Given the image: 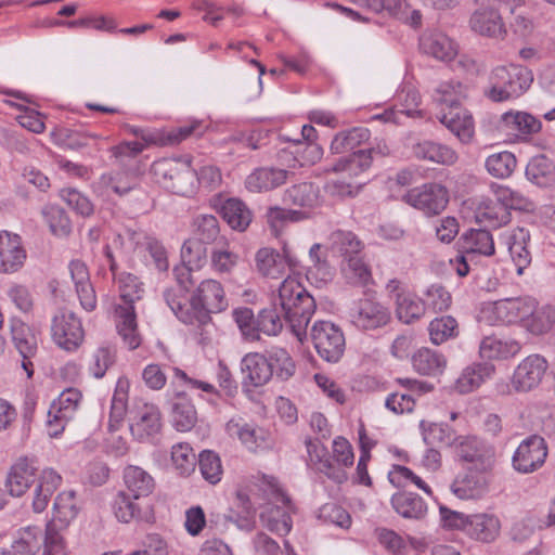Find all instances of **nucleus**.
<instances>
[{
    "label": "nucleus",
    "instance_id": "nucleus-40",
    "mask_svg": "<svg viewBox=\"0 0 555 555\" xmlns=\"http://www.w3.org/2000/svg\"><path fill=\"white\" fill-rule=\"evenodd\" d=\"M134 185L133 177L128 171H111L103 173L93 184V189L100 195H108L111 192L117 195L128 193Z\"/></svg>",
    "mask_w": 555,
    "mask_h": 555
},
{
    "label": "nucleus",
    "instance_id": "nucleus-42",
    "mask_svg": "<svg viewBox=\"0 0 555 555\" xmlns=\"http://www.w3.org/2000/svg\"><path fill=\"white\" fill-rule=\"evenodd\" d=\"M494 367L489 364H473L463 370L455 383L460 393H469L479 388L486 379L490 378Z\"/></svg>",
    "mask_w": 555,
    "mask_h": 555
},
{
    "label": "nucleus",
    "instance_id": "nucleus-20",
    "mask_svg": "<svg viewBox=\"0 0 555 555\" xmlns=\"http://www.w3.org/2000/svg\"><path fill=\"white\" fill-rule=\"evenodd\" d=\"M297 260L291 255L289 250L284 247L283 256L275 249L269 247L260 248L255 255V264L257 271L266 278L279 279L284 272L286 264L296 267Z\"/></svg>",
    "mask_w": 555,
    "mask_h": 555
},
{
    "label": "nucleus",
    "instance_id": "nucleus-10",
    "mask_svg": "<svg viewBox=\"0 0 555 555\" xmlns=\"http://www.w3.org/2000/svg\"><path fill=\"white\" fill-rule=\"evenodd\" d=\"M310 335L318 354L323 360L332 363L340 360L346 340L338 325L330 321H318L312 325Z\"/></svg>",
    "mask_w": 555,
    "mask_h": 555
},
{
    "label": "nucleus",
    "instance_id": "nucleus-58",
    "mask_svg": "<svg viewBox=\"0 0 555 555\" xmlns=\"http://www.w3.org/2000/svg\"><path fill=\"white\" fill-rule=\"evenodd\" d=\"M341 273L346 281L356 286H365L372 280L369 267L360 256H350L341 266Z\"/></svg>",
    "mask_w": 555,
    "mask_h": 555
},
{
    "label": "nucleus",
    "instance_id": "nucleus-36",
    "mask_svg": "<svg viewBox=\"0 0 555 555\" xmlns=\"http://www.w3.org/2000/svg\"><path fill=\"white\" fill-rule=\"evenodd\" d=\"M124 482L126 492L134 500L149 496L155 488L154 478L147 472L134 465H129L124 469Z\"/></svg>",
    "mask_w": 555,
    "mask_h": 555
},
{
    "label": "nucleus",
    "instance_id": "nucleus-3",
    "mask_svg": "<svg viewBox=\"0 0 555 555\" xmlns=\"http://www.w3.org/2000/svg\"><path fill=\"white\" fill-rule=\"evenodd\" d=\"M117 283L120 302L114 308L116 328L127 348L134 350L141 344L134 304L142 298L144 288L139 279L131 273H121Z\"/></svg>",
    "mask_w": 555,
    "mask_h": 555
},
{
    "label": "nucleus",
    "instance_id": "nucleus-16",
    "mask_svg": "<svg viewBox=\"0 0 555 555\" xmlns=\"http://www.w3.org/2000/svg\"><path fill=\"white\" fill-rule=\"evenodd\" d=\"M456 456L474 469L490 470L494 464V448L477 437H459L454 448Z\"/></svg>",
    "mask_w": 555,
    "mask_h": 555
},
{
    "label": "nucleus",
    "instance_id": "nucleus-8",
    "mask_svg": "<svg viewBox=\"0 0 555 555\" xmlns=\"http://www.w3.org/2000/svg\"><path fill=\"white\" fill-rule=\"evenodd\" d=\"M190 306L194 325L206 324L210 320L209 313L220 312L228 306L222 285L212 279L202 281L190 299Z\"/></svg>",
    "mask_w": 555,
    "mask_h": 555
},
{
    "label": "nucleus",
    "instance_id": "nucleus-43",
    "mask_svg": "<svg viewBox=\"0 0 555 555\" xmlns=\"http://www.w3.org/2000/svg\"><path fill=\"white\" fill-rule=\"evenodd\" d=\"M220 212L224 221L237 231H245L253 219L249 208L238 198H228L222 204Z\"/></svg>",
    "mask_w": 555,
    "mask_h": 555
},
{
    "label": "nucleus",
    "instance_id": "nucleus-22",
    "mask_svg": "<svg viewBox=\"0 0 555 555\" xmlns=\"http://www.w3.org/2000/svg\"><path fill=\"white\" fill-rule=\"evenodd\" d=\"M270 367L267 354L259 352L245 354L241 362L243 386L261 387L266 385L273 377Z\"/></svg>",
    "mask_w": 555,
    "mask_h": 555
},
{
    "label": "nucleus",
    "instance_id": "nucleus-28",
    "mask_svg": "<svg viewBox=\"0 0 555 555\" xmlns=\"http://www.w3.org/2000/svg\"><path fill=\"white\" fill-rule=\"evenodd\" d=\"M288 171L274 167H261L250 172L245 180L246 189L251 193L269 192L284 184Z\"/></svg>",
    "mask_w": 555,
    "mask_h": 555
},
{
    "label": "nucleus",
    "instance_id": "nucleus-48",
    "mask_svg": "<svg viewBox=\"0 0 555 555\" xmlns=\"http://www.w3.org/2000/svg\"><path fill=\"white\" fill-rule=\"evenodd\" d=\"M526 178L538 186H548L555 182V166L551 159L540 155L533 157L527 165Z\"/></svg>",
    "mask_w": 555,
    "mask_h": 555
},
{
    "label": "nucleus",
    "instance_id": "nucleus-23",
    "mask_svg": "<svg viewBox=\"0 0 555 555\" xmlns=\"http://www.w3.org/2000/svg\"><path fill=\"white\" fill-rule=\"evenodd\" d=\"M26 259V251L21 237L8 232L0 233V272L13 273L18 271Z\"/></svg>",
    "mask_w": 555,
    "mask_h": 555
},
{
    "label": "nucleus",
    "instance_id": "nucleus-44",
    "mask_svg": "<svg viewBox=\"0 0 555 555\" xmlns=\"http://www.w3.org/2000/svg\"><path fill=\"white\" fill-rule=\"evenodd\" d=\"M236 507L238 511L230 509L223 515L227 522L235 525L238 529L250 531L255 526L256 509L250 503L247 494L238 491L236 493Z\"/></svg>",
    "mask_w": 555,
    "mask_h": 555
},
{
    "label": "nucleus",
    "instance_id": "nucleus-14",
    "mask_svg": "<svg viewBox=\"0 0 555 555\" xmlns=\"http://www.w3.org/2000/svg\"><path fill=\"white\" fill-rule=\"evenodd\" d=\"M348 318L357 328L373 331L389 324L391 312L383 302L371 298H363L356 301L349 309Z\"/></svg>",
    "mask_w": 555,
    "mask_h": 555
},
{
    "label": "nucleus",
    "instance_id": "nucleus-62",
    "mask_svg": "<svg viewBox=\"0 0 555 555\" xmlns=\"http://www.w3.org/2000/svg\"><path fill=\"white\" fill-rule=\"evenodd\" d=\"M430 340L440 345L457 335V322L450 315L434 319L428 325Z\"/></svg>",
    "mask_w": 555,
    "mask_h": 555
},
{
    "label": "nucleus",
    "instance_id": "nucleus-38",
    "mask_svg": "<svg viewBox=\"0 0 555 555\" xmlns=\"http://www.w3.org/2000/svg\"><path fill=\"white\" fill-rule=\"evenodd\" d=\"M225 430L231 437H237L253 452L268 447L262 430L242 423L241 420H230L225 425Z\"/></svg>",
    "mask_w": 555,
    "mask_h": 555
},
{
    "label": "nucleus",
    "instance_id": "nucleus-26",
    "mask_svg": "<svg viewBox=\"0 0 555 555\" xmlns=\"http://www.w3.org/2000/svg\"><path fill=\"white\" fill-rule=\"evenodd\" d=\"M423 53L442 62L452 61L457 54V44L443 33H425L420 39Z\"/></svg>",
    "mask_w": 555,
    "mask_h": 555
},
{
    "label": "nucleus",
    "instance_id": "nucleus-12",
    "mask_svg": "<svg viewBox=\"0 0 555 555\" xmlns=\"http://www.w3.org/2000/svg\"><path fill=\"white\" fill-rule=\"evenodd\" d=\"M402 199L426 216L439 215L449 203L448 190L439 183H425L409 190Z\"/></svg>",
    "mask_w": 555,
    "mask_h": 555
},
{
    "label": "nucleus",
    "instance_id": "nucleus-24",
    "mask_svg": "<svg viewBox=\"0 0 555 555\" xmlns=\"http://www.w3.org/2000/svg\"><path fill=\"white\" fill-rule=\"evenodd\" d=\"M308 462L318 472L323 473L330 479L337 483L347 480V474L344 469L337 468L331 461L327 449L319 440L306 441Z\"/></svg>",
    "mask_w": 555,
    "mask_h": 555
},
{
    "label": "nucleus",
    "instance_id": "nucleus-61",
    "mask_svg": "<svg viewBox=\"0 0 555 555\" xmlns=\"http://www.w3.org/2000/svg\"><path fill=\"white\" fill-rule=\"evenodd\" d=\"M42 215L50 231L60 237L69 235L72 231L70 220L65 210L55 205H48L42 209Z\"/></svg>",
    "mask_w": 555,
    "mask_h": 555
},
{
    "label": "nucleus",
    "instance_id": "nucleus-63",
    "mask_svg": "<svg viewBox=\"0 0 555 555\" xmlns=\"http://www.w3.org/2000/svg\"><path fill=\"white\" fill-rule=\"evenodd\" d=\"M555 323V309L550 306L534 308L532 315L526 320L524 327L534 335L547 333Z\"/></svg>",
    "mask_w": 555,
    "mask_h": 555
},
{
    "label": "nucleus",
    "instance_id": "nucleus-9",
    "mask_svg": "<svg viewBox=\"0 0 555 555\" xmlns=\"http://www.w3.org/2000/svg\"><path fill=\"white\" fill-rule=\"evenodd\" d=\"M52 341L62 350L75 352L85 340L81 320L68 310H60L51 320Z\"/></svg>",
    "mask_w": 555,
    "mask_h": 555
},
{
    "label": "nucleus",
    "instance_id": "nucleus-27",
    "mask_svg": "<svg viewBox=\"0 0 555 555\" xmlns=\"http://www.w3.org/2000/svg\"><path fill=\"white\" fill-rule=\"evenodd\" d=\"M488 470L469 467L468 472L459 476L452 483V491L464 500L477 499L483 495L488 489Z\"/></svg>",
    "mask_w": 555,
    "mask_h": 555
},
{
    "label": "nucleus",
    "instance_id": "nucleus-60",
    "mask_svg": "<svg viewBox=\"0 0 555 555\" xmlns=\"http://www.w3.org/2000/svg\"><path fill=\"white\" fill-rule=\"evenodd\" d=\"M466 95V87L459 81H443L435 89L434 92V99L438 103L446 104L450 109L457 107Z\"/></svg>",
    "mask_w": 555,
    "mask_h": 555
},
{
    "label": "nucleus",
    "instance_id": "nucleus-59",
    "mask_svg": "<svg viewBox=\"0 0 555 555\" xmlns=\"http://www.w3.org/2000/svg\"><path fill=\"white\" fill-rule=\"evenodd\" d=\"M238 255L230 248L228 243L216 245L210 253V264L218 274H229L238 262Z\"/></svg>",
    "mask_w": 555,
    "mask_h": 555
},
{
    "label": "nucleus",
    "instance_id": "nucleus-31",
    "mask_svg": "<svg viewBox=\"0 0 555 555\" xmlns=\"http://www.w3.org/2000/svg\"><path fill=\"white\" fill-rule=\"evenodd\" d=\"M82 508V502L75 490L60 492L53 502L52 521L59 522L61 528H68L77 518Z\"/></svg>",
    "mask_w": 555,
    "mask_h": 555
},
{
    "label": "nucleus",
    "instance_id": "nucleus-41",
    "mask_svg": "<svg viewBox=\"0 0 555 555\" xmlns=\"http://www.w3.org/2000/svg\"><path fill=\"white\" fill-rule=\"evenodd\" d=\"M164 299L173 314L184 324L194 325L192 306L183 286H171L164 291Z\"/></svg>",
    "mask_w": 555,
    "mask_h": 555
},
{
    "label": "nucleus",
    "instance_id": "nucleus-56",
    "mask_svg": "<svg viewBox=\"0 0 555 555\" xmlns=\"http://www.w3.org/2000/svg\"><path fill=\"white\" fill-rule=\"evenodd\" d=\"M129 382L126 378H119L112 397L108 427L111 430L118 428L127 411Z\"/></svg>",
    "mask_w": 555,
    "mask_h": 555
},
{
    "label": "nucleus",
    "instance_id": "nucleus-1",
    "mask_svg": "<svg viewBox=\"0 0 555 555\" xmlns=\"http://www.w3.org/2000/svg\"><path fill=\"white\" fill-rule=\"evenodd\" d=\"M62 481V476L51 467L36 476V467L27 459H21L11 467L5 486L12 496H21L35 483L31 507L35 513H42Z\"/></svg>",
    "mask_w": 555,
    "mask_h": 555
},
{
    "label": "nucleus",
    "instance_id": "nucleus-4",
    "mask_svg": "<svg viewBox=\"0 0 555 555\" xmlns=\"http://www.w3.org/2000/svg\"><path fill=\"white\" fill-rule=\"evenodd\" d=\"M533 75L521 65L496 66L489 75L483 94L492 102H505L522 95L531 86Z\"/></svg>",
    "mask_w": 555,
    "mask_h": 555
},
{
    "label": "nucleus",
    "instance_id": "nucleus-34",
    "mask_svg": "<svg viewBox=\"0 0 555 555\" xmlns=\"http://www.w3.org/2000/svg\"><path fill=\"white\" fill-rule=\"evenodd\" d=\"M475 219L479 223L498 228L511 220V212L506 210L494 197H480L475 202Z\"/></svg>",
    "mask_w": 555,
    "mask_h": 555
},
{
    "label": "nucleus",
    "instance_id": "nucleus-11",
    "mask_svg": "<svg viewBox=\"0 0 555 555\" xmlns=\"http://www.w3.org/2000/svg\"><path fill=\"white\" fill-rule=\"evenodd\" d=\"M495 127L498 132L505 137L506 142L516 143L538 133L542 128V124L540 119L530 113L508 111L500 116Z\"/></svg>",
    "mask_w": 555,
    "mask_h": 555
},
{
    "label": "nucleus",
    "instance_id": "nucleus-18",
    "mask_svg": "<svg viewBox=\"0 0 555 555\" xmlns=\"http://www.w3.org/2000/svg\"><path fill=\"white\" fill-rule=\"evenodd\" d=\"M547 370L546 360L539 354H530L516 366L512 386L517 392H527L538 387Z\"/></svg>",
    "mask_w": 555,
    "mask_h": 555
},
{
    "label": "nucleus",
    "instance_id": "nucleus-64",
    "mask_svg": "<svg viewBox=\"0 0 555 555\" xmlns=\"http://www.w3.org/2000/svg\"><path fill=\"white\" fill-rule=\"evenodd\" d=\"M257 335L275 336L283 328L281 312L276 305L262 309L257 315Z\"/></svg>",
    "mask_w": 555,
    "mask_h": 555
},
{
    "label": "nucleus",
    "instance_id": "nucleus-51",
    "mask_svg": "<svg viewBox=\"0 0 555 555\" xmlns=\"http://www.w3.org/2000/svg\"><path fill=\"white\" fill-rule=\"evenodd\" d=\"M308 216L304 211L286 209L280 206L268 208L266 221L274 236H279L292 222H298Z\"/></svg>",
    "mask_w": 555,
    "mask_h": 555
},
{
    "label": "nucleus",
    "instance_id": "nucleus-49",
    "mask_svg": "<svg viewBox=\"0 0 555 555\" xmlns=\"http://www.w3.org/2000/svg\"><path fill=\"white\" fill-rule=\"evenodd\" d=\"M370 138L371 132L367 128L354 127L337 133L331 143V151L334 154L347 153L366 143Z\"/></svg>",
    "mask_w": 555,
    "mask_h": 555
},
{
    "label": "nucleus",
    "instance_id": "nucleus-25",
    "mask_svg": "<svg viewBox=\"0 0 555 555\" xmlns=\"http://www.w3.org/2000/svg\"><path fill=\"white\" fill-rule=\"evenodd\" d=\"M68 269L81 307L87 311L94 310L96 295L90 281L87 264L80 260H73L69 262Z\"/></svg>",
    "mask_w": 555,
    "mask_h": 555
},
{
    "label": "nucleus",
    "instance_id": "nucleus-6",
    "mask_svg": "<svg viewBox=\"0 0 555 555\" xmlns=\"http://www.w3.org/2000/svg\"><path fill=\"white\" fill-rule=\"evenodd\" d=\"M153 178L164 189L182 196L195 191L196 173L189 160L180 158H163L153 163Z\"/></svg>",
    "mask_w": 555,
    "mask_h": 555
},
{
    "label": "nucleus",
    "instance_id": "nucleus-50",
    "mask_svg": "<svg viewBox=\"0 0 555 555\" xmlns=\"http://www.w3.org/2000/svg\"><path fill=\"white\" fill-rule=\"evenodd\" d=\"M268 364L272 371V376L279 380H288L296 371V364L289 352L282 347H272L267 351Z\"/></svg>",
    "mask_w": 555,
    "mask_h": 555
},
{
    "label": "nucleus",
    "instance_id": "nucleus-2",
    "mask_svg": "<svg viewBox=\"0 0 555 555\" xmlns=\"http://www.w3.org/2000/svg\"><path fill=\"white\" fill-rule=\"evenodd\" d=\"M281 308L284 319L299 341L307 337V326L315 311V301L294 278H286L279 287L274 302Z\"/></svg>",
    "mask_w": 555,
    "mask_h": 555
},
{
    "label": "nucleus",
    "instance_id": "nucleus-7",
    "mask_svg": "<svg viewBox=\"0 0 555 555\" xmlns=\"http://www.w3.org/2000/svg\"><path fill=\"white\" fill-rule=\"evenodd\" d=\"M537 301L529 296L504 298L486 304L480 313L481 320L489 324H525L532 315Z\"/></svg>",
    "mask_w": 555,
    "mask_h": 555
},
{
    "label": "nucleus",
    "instance_id": "nucleus-30",
    "mask_svg": "<svg viewBox=\"0 0 555 555\" xmlns=\"http://www.w3.org/2000/svg\"><path fill=\"white\" fill-rule=\"evenodd\" d=\"M412 153L417 159L438 165L451 166L457 160V153L453 149L431 140L416 142L412 146Z\"/></svg>",
    "mask_w": 555,
    "mask_h": 555
},
{
    "label": "nucleus",
    "instance_id": "nucleus-37",
    "mask_svg": "<svg viewBox=\"0 0 555 555\" xmlns=\"http://www.w3.org/2000/svg\"><path fill=\"white\" fill-rule=\"evenodd\" d=\"M320 189L312 182H300L285 190L283 203L301 208H314L320 204Z\"/></svg>",
    "mask_w": 555,
    "mask_h": 555
},
{
    "label": "nucleus",
    "instance_id": "nucleus-53",
    "mask_svg": "<svg viewBox=\"0 0 555 555\" xmlns=\"http://www.w3.org/2000/svg\"><path fill=\"white\" fill-rule=\"evenodd\" d=\"M490 190L496 201L506 208L508 212H511V209L529 210L531 207V202L528 197L507 185L491 183Z\"/></svg>",
    "mask_w": 555,
    "mask_h": 555
},
{
    "label": "nucleus",
    "instance_id": "nucleus-47",
    "mask_svg": "<svg viewBox=\"0 0 555 555\" xmlns=\"http://www.w3.org/2000/svg\"><path fill=\"white\" fill-rule=\"evenodd\" d=\"M197 421V413L192 401L184 395H178L172 404L171 422L179 431L191 430Z\"/></svg>",
    "mask_w": 555,
    "mask_h": 555
},
{
    "label": "nucleus",
    "instance_id": "nucleus-57",
    "mask_svg": "<svg viewBox=\"0 0 555 555\" xmlns=\"http://www.w3.org/2000/svg\"><path fill=\"white\" fill-rule=\"evenodd\" d=\"M420 427L422 429L423 439L427 444L438 443L455 448L459 437H455L448 425L422 421Z\"/></svg>",
    "mask_w": 555,
    "mask_h": 555
},
{
    "label": "nucleus",
    "instance_id": "nucleus-39",
    "mask_svg": "<svg viewBox=\"0 0 555 555\" xmlns=\"http://www.w3.org/2000/svg\"><path fill=\"white\" fill-rule=\"evenodd\" d=\"M11 336L22 358H34L38 351V338L33 328L18 319L11 321Z\"/></svg>",
    "mask_w": 555,
    "mask_h": 555
},
{
    "label": "nucleus",
    "instance_id": "nucleus-19",
    "mask_svg": "<svg viewBox=\"0 0 555 555\" xmlns=\"http://www.w3.org/2000/svg\"><path fill=\"white\" fill-rule=\"evenodd\" d=\"M129 421V427L132 436L140 441L154 437L159 433L162 427L160 413L158 409L149 403L138 405L132 410L130 412Z\"/></svg>",
    "mask_w": 555,
    "mask_h": 555
},
{
    "label": "nucleus",
    "instance_id": "nucleus-13",
    "mask_svg": "<svg viewBox=\"0 0 555 555\" xmlns=\"http://www.w3.org/2000/svg\"><path fill=\"white\" fill-rule=\"evenodd\" d=\"M547 453L544 438L532 435L524 439L516 448L512 456V467L522 475L535 473L545 464Z\"/></svg>",
    "mask_w": 555,
    "mask_h": 555
},
{
    "label": "nucleus",
    "instance_id": "nucleus-46",
    "mask_svg": "<svg viewBox=\"0 0 555 555\" xmlns=\"http://www.w3.org/2000/svg\"><path fill=\"white\" fill-rule=\"evenodd\" d=\"M395 511L404 518L421 519L427 513L423 499L412 492L397 493L391 499Z\"/></svg>",
    "mask_w": 555,
    "mask_h": 555
},
{
    "label": "nucleus",
    "instance_id": "nucleus-55",
    "mask_svg": "<svg viewBox=\"0 0 555 555\" xmlns=\"http://www.w3.org/2000/svg\"><path fill=\"white\" fill-rule=\"evenodd\" d=\"M517 159L512 152L493 153L486 158L485 167L488 173L496 179H507L515 171Z\"/></svg>",
    "mask_w": 555,
    "mask_h": 555
},
{
    "label": "nucleus",
    "instance_id": "nucleus-32",
    "mask_svg": "<svg viewBox=\"0 0 555 555\" xmlns=\"http://www.w3.org/2000/svg\"><path fill=\"white\" fill-rule=\"evenodd\" d=\"M439 120L462 143H469L474 138L475 125L469 112L454 107L443 113Z\"/></svg>",
    "mask_w": 555,
    "mask_h": 555
},
{
    "label": "nucleus",
    "instance_id": "nucleus-29",
    "mask_svg": "<svg viewBox=\"0 0 555 555\" xmlns=\"http://www.w3.org/2000/svg\"><path fill=\"white\" fill-rule=\"evenodd\" d=\"M521 350V344L511 337L491 335L485 337L479 346V353L488 360H507Z\"/></svg>",
    "mask_w": 555,
    "mask_h": 555
},
{
    "label": "nucleus",
    "instance_id": "nucleus-5",
    "mask_svg": "<svg viewBox=\"0 0 555 555\" xmlns=\"http://www.w3.org/2000/svg\"><path fill=\"white\" fill-rule=\"evenodd\" d=\"M478 7L469 18L473 31L480 36L503 39L506 36V27L502 16V10L514 11L521 4V0H473Z\"/></svg>",
    "mask_w": 555,
    "mask_h": 555
},
{
    "label": "nucleus",
    "instance_id": "nucleus-33",
    "mask_svg": "<svg viewBox=\"0 0 555 555\" xmlns=\"http://www.w3.org/2000/svg\"><path fill=\"white\" fill-rule=\"evenodd\" d=\"M501 524L498 517L489 514L469 515L465 533L472 539L485 543L492 542L500 533Z\"/></svg>",
    "mask_w": 555,
    "mask_h": 555
},
{
    "label": "nucleus",
    "instance_id": "nucleus-54",
    "mask_svg": "<svg viewBox=\"0 0 555 555\" xmlns=\"http://www.w3.org/2000/svg\"><path fill=\"white\" fill-rule=\"evenodd\" d=\"M463 248L468 255L492 256L494 254L493 237L487 230L472 229L463 235Z\"/></svg>",
    "mask_w": 555,
    "mask_h": 555
},
{
    "label": "nucleus",
    "instance_id": "nucleus-35",
    "mask_svg": "<svg viewBox=\"0 0 555 555\" xmlns=\"http://www.w3.org/2000/svg\"><path fill=\"white\" fill-rule=\"evenodd\" d=\"M282 503L287 507V509L281 508L279 506H268L266 511L260 514V520L268 530L274 532L279 535H286L292 527V518L289 515V511L292 507L289 506L291 500L289 498L282 493L281 495Z\"/></svg>",
    "mask_w": 555,
    "mask_h": 555
},
{
    "label": "nucleus",
    "instance_id": "nucleus-21",
    "mask_svg": "<svg viewBox=\"0 0 555 555\" xmlns=\"http://www.w3.org/2000/svg\"><path fill=\"white\" fill-rule=\"evenodd\" d=\"M529 232L522 228H516L503 232L500 243L508 250L518 274L530 263L531 255L528 250Z\"/></svg>",
    "mask_w": 555,
    "mask_h": 555
},
{
    "label": "nucleus",
    "instance_id": "nucleus-52",
    "mask_svg": "<svg viewBox=\"0 0 555 555\" xmlns=\"http://www.w3.org/2000/svg\"><path fill=\"white\" fill-rule=\"evenodd\" d=\"M446 363V359L442 354L429 348H422L412 357L413 367L423 375H437L442 373Z\"/></svg>",
    "mask_w": 555,
    "mask_h": 555
},
{
    "label": "nucleus",
    "instance_id": "nucleus-45",
    "mask_svg": "<svg viewBox=\"0 0 555 555\" xmlns=\"http://www.w3.org/2000/svg\"><path fill=\"white\" fill-rule=\"evenodd\" d=\"M425 304L423 302V299L410 292L401 293L396 298V315L405 324L420 320L425 314Z\"/></svg>",
    "mask_w": 555,
    "mask_h": 555
},
{
    "label": "nucleus",
    "instance_id": "nucleus-15",
    "mask_svg": "<svg viewBox=\"0 0 555 555\" xmlns=\"http://www.w3.org/2000/svg\"><path fill=\"white\" fill-rule=\"evenodd\" d=\"M81 392L76 388L65 389L53 400L48 411L47 429L50 437H57L66 424L74 418L80 402Z\"/></svg>",
    "mask_w": 555,
    "mask_h": 555
},
{
    "label": "nucleus",
    "instance_id": "nucleus-17",
    "mask_svg": "<svg viewBox=\"0 0 555 555\" xmlns=\"http://www.w3.org/2000/svg\"><path fill=\"white\" fill-rule=\"evenodd\" d=\"M388 154L389 147L387 144L384 141H378L367 150H358L351 155L340 158L331 170L346 173L348 178H356L371 167L375 156H386Z\"/></svg>",
    "mask_w": 555,
    "mask_h": 555
}]
</instances>
